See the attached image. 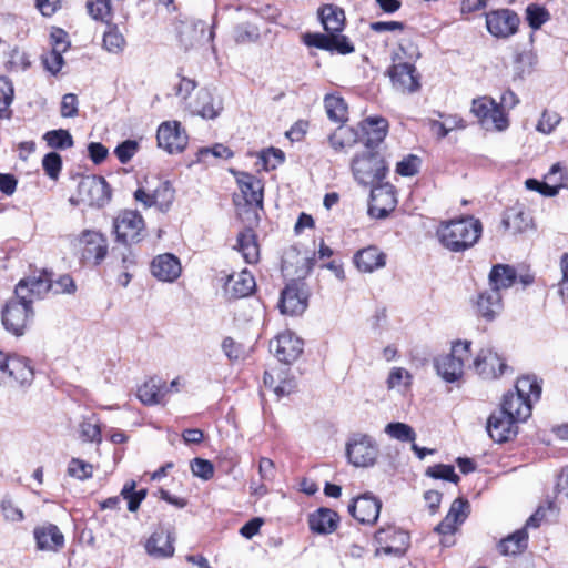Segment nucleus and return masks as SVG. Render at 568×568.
Listing matches in <instances>:
<instances>
[{
  "label": "nucleus",
  "instance_id": "nucleus-5",
  "mask_svg": "<svg viewBox=\"0 0 568 568\" xmlns=\"http://www.w3.org/2000/svg\"><path fill=\"white\" fill-rule=\"evenodd\" d=\"M345 450L348 463L362 468L374 466L379 455L376 440L371 435L362 433L348 437Z\"/></svg>",
  "mask_w": 568,
  "mask_h": 568
},
{
  "label": "nucleus",
  "instance_id": "nucleus-54",
  "mask_svg": "<svg viewBox=\"0 0 568 568\" xmlns=\"http://www.w3.org/2000/svg\"><path fill=\"white\" fill-rule=\"evenodd\" d=\"M68 474L71 477L85 480L92 477L93 466L80 458H72L68 466Z\"/></svg>",
  "mask_w": 568,
  "mask_h": 568
},
{
  "label": "nucleus",
  "instance_id": "nucleus-36",
  "mask_svg": "<svg viewBox=\"0 0 568 568\" xmlns=\"http://www.w3.org/2000/svg\"><path fill=\"white\" fill-rule=\"evenodd\" d=\"M337 513L328 508H320L308 517L310 529L317 534H331L337 528Z\"/></svg>",
  "mask_w": 568,
  "mask_h": 568
},
{
  "label": "nucleus",
  "instance_id": "nucleus-49",
  "mask_svg": "<svg viewBox=\"0 0 568 568\" xmlns=\"http://www.w3.org/2000/svg\"><path fill=\"white\" fill-rule=\"evenodd\" d=\"M233 38L240 44L255 42L260 38V30L252 23H241L234 28Z\"/></svg>",
  "mask_w": 568,
  "mask_h": 568
},
{
  "label": "nucleus",
  "instance_id": "nucleus-52",
  "mask_svg": "<svg viewBox=\"0 0 568 568\" xmlns=\"http://www.w3.org/2000/svg\"><path fill=\"white\" fill-rule=\"evenodd\" d=\"M426 475L434 479H444L454 484L459 481V476L455 473V469L452 465L438 464L428 467Z\"/></svg>",
  "mask_w": 568,
  "mask_h": 568
},
{
  "label": "nucleus",
  "instance_id": "nucleus-20",
  "mask_svg": "<svg viewBox=\"0 0 568 568\" xmlns=\"http://www.w3.org/2000/svg\"><path fill=\"white\" fill-rule=\"evenodd\" d=\"M476 373L484 379H495L508 368L504 358L490 348L481 349L473 363Z\"/></svg>",
  "mask_w": 568,
  "mask_h": 568
},
{
  "label": "nucleus",
  "instance_id": "nucleus-60",
  "mask_svg": "<svg viewBox=\"0 0 568 568\" xmlns=\"http://www.w3.org/2000/svg\"><path fill=\"white\" fill-rule=\"evenodd\" d=\"M138 150L139 143L135 140H125L114 149V154L122 164H126Z\"/></svg>",
  "mask_w": 568,
  "mask_h": 568
},
{
  "label": "nucleus",
  "instance_id": "nucleus-6",
  "mask_svg": "<svg viewBox=\"0 0 568 568\" xmlns=\"http://www.w3.org/2000/svg\"><path fill=\"white\" fill-rule=\"evenodd\" d=\"M470 345L468 341H458L453 344L452 353L435 358L437 374L446 382L454 383L464 373V363L469 358Z\"/></svg>",
  "mask_w": 568,
  "mask_h": 568
},
{
  "label": "nucleus",
  "instance_id": "nucleus-24",
  "mask_svg": "<svg viewBox=\"0 0 568 568\" xmlns=\"http://www.w3.org/2000/svg\"><path fill=\"white\" fill-rule=\"evenodd\" d=\"M392 83L397 91L403 93L416 92L419 87V74L414 64L408 62L394 64L389 70Z\"/></svg>",
  "mask_w": 568,
  "mask_h": 568
},
{
  "label": "nucleus",
  "instance_id": "nucleus-50",
  "mask_svg": "<svg viewBox=\"0 0 568 568\" xmlns=\"http://www.w3.org/2000/svg\"><path fill=\"white\" fill-rule=\"evenodd\" d=\"M65 50L67 45L63 42L58 41L51 52L44 58V65L52 74H57L61 70L63 65L62 52Z\"/></svg>",
  "mask_w": 568,
  "mask_h": 568
},
{
  "label": "nucleus",
  "instance_id": "nucleus-56",
  "mask_svg": "<svg viewBox=\"0 0 568 568\" xmlns=\"http://www.w3.org/2000/svg\"><path fill=\"white\" fill-rule=\"evenodd\" d=\"M412 374L403 367H393L387 378V387L389 389L397 388L402 385L408 387L412 384Z\"/></svg>",
  "mask_w": 568,
  "mask_h": 568
},
{
  "label": "nucleus",
  "instance_id": "nucleus-27",
  "mask_svg": "<svg viewBox=\"0 0 568 568\" xmlns=\"http://www.w3.org/2000/svg\"><path fill=\"white\" fill-rule=\"evenodd\" d=\"M361 140L367 148L372 150L384 141L388 132V122L385 118H367L361 123Z\"/></svg>",
  "mask_w": 568,
  "mask_h": 568
},
{
  "label": "nucleus",
  "instance_id": "nucleus-21",
  "mask_svg": "<svg viewBox=\"0 0 568 568\" xmlns=\"http://www.w3.org/2000/svg\"><path fill=\"white\" fill-rule=\"evenodd\" d=\"M517 422L499 409L494 412L486 425L489 437L496 443H506L517 435Z\"/></svg>",
  "mask_w": 568,
  "mask_h": 568
},
{
  "label": "nucleus",
  "instance_id": "nucleus-12",
  "mask_svg": "<svg viewBox=\"0 0 568 568\" xmlns=\"http://www.w3.org/2000/svg\"><path fill=\"white\" fill-rule=\"evenodd\" d=\"M397 206L395 187L389 183L372 185L368 214L374 219H386Z\"/></svg>",
  "mask_w": 568,
  "mask_h": 568
},
{
  "label": "nucleus",
  "instance_id": "nucleus-1",
  "mask_svg": "<svg viewBox=\"0 0 568 568\" xmlns=\"http://www.w3.org/2000/svg\"><path fill=\"white\" fill-rule=\"evenodd\" d=\"M483 233V225L474 216L442 222L436 235L440 244L450 252H464L473 247Z\"/></svg>",
  "mask_w": 568,
  "mask_h": 568
},
{
  "label": "nucleus",
  "instance_id": "nucleus-7",
  "mask_svg": "<svg viewBox=\"0 0 568 568\" xmlns=\"http://www.w3.org/2000/svg\"><path fill=\"white\" fill-rule=\"evenodd\" d=\"M409 535L405 530L394 525L383 526L374 535L375 556L378 557L384 554L402 557L409 547Z\"/></svg>",
  "mask_w": 568,
  "mask_h": 568
},
{
  "label": "nucleus",
  "instance_id": "nucleus-53",
  "mask_svg": "<svg viewBox=\"0 0 568 568\" xmlns=\"http://www.w3.org/2000/svg\"><path fill=\"white\" fill-rule=\"evenodd\" d=\"M104 48L112 53L121 52L125 45V39L116 28H110L103 36Z\"/></svg>",
  "mask_w": 568,
  "mask_h": 568
},
{
  "label": "nucleus",
  "instance_id": "nucleus-32",
  "mask_svg": "<svg viewBox=\"0 0 568 568\" xmlns=\"http://www.w3.org/2000/svg\"><path fill=\"white\" fill-rule=\"evenodd\" d=\"M223 110V103L220 99L212 95L210 90L201 89L196 94V100L192 105V112L203 119L213 120L220 115Z\"/></svg>",
  "mask_w": 568,
  "mask_h": 568
},
{
  "label": "nucleus",
  "instance_id": "nucleus-45",
  "mask_svg": "<svg viewBox=\"0 0 568 568\" xmlns=\"http://www.w3.org/2000/svg\"><path fill=\"white\" fill-rule=\"evenodd\" d=\"M548 180L552 181L555 184H548L546 182L541 183V187L539 190V193L545 196H555L558 194L560 187L564 184V174H562V168L559 163L554 164L547 176Z\"/></svg>",
  "mask_w": 568,
  "mask_h": 568
},
{
  "label": "nucleus",
  "instance_id": "nucleus-61",
  "mask_svg": "<svg viewBox=\"0 0 568 568\" xmlns=\"http://www.w3.org/2000/svg\"><path fill=\"white\" fill-rule=\"evenodd\" d=\"M560 121L561 118L557 112H549L545 110L536 125V130L544 134H550Z\"/></svg>",
  "mask_w": 568,
  "mask_h": 568
},
{
  "label": "nucleus",
  "instance_id": "nucleus-31",
  "mask_svg": "<svg viewBox=\"0 0 568 568\" xmlns=\"http://www.w3.org/2000/svg\"><path fill=\"white\" fill-rule=\"evenodd\" d=\"M503 310L500 292L489 287L480 292L476 300V312L486 321H493Z\"/></svg>",
  "mask_w": 568,
  "mask_h": 568
},
{
  "label": "nucleus",
  "instance_id": "nucleus-25",
  "mask_svg": "<svg viewBox=\"0 0 568 568\" xmlns=\"http://www.w3.org/2000/svg\"><path fill=\"white\" fill-rule=\"evenodd\" d=\"M255 287L254 276L251 272L244 270L227 276L224 283V293L231 300H239L251 295Z\"/></svg>",
  "mask_w": 568,
  "mask_h": 568
},
{
  "label": "nucleus",
  "instance_id": "nucleus-64",
  "mask_svg": "<svg viewBox=\"0 0 568 568\" xmlns=\"http://www.w3.org/2000/svg\"><path fill=\"white\" fill-rule=\"evenodd\" d=\"M79 102L74 93H67L62 97L61 101V116L62 118H74L79 112Z\"/></svg>",
  "mask_w": 568,
  "mask_h": 568
},
{
  "label": "nucleus",
  "instance_id": "nucleus-46",
  "mask_svg": "<svg viewBox=\"0 0 568 568\" xmlns=\"http://www.w3.org/2000/svg\"><path fill=\"white\" fill-rule=\"evenodd\" d=\"M135 481H126L121 490V496L128 500V509L134 513L139 509L142 500L146 497V490H135Z\"/></svg>",
  "mask_w": 568,
  "mask_h": 568
},
{
  "label": "nucleus",
  "instance_id": "nucleus-35",
  "mask_svg": "<svg viewBox=\"0 0 568 568\" xmlns=\"http://www.w3.org/2000/svg\"><path fill=\"white\" fill-rule=\"evenodd\" d=\"M505 230L513 234L523 233L532 225V219L524 207L515 206L506 210L503 221Z\"/></svg>",
  "mask_w": 568,
  "mask_h": 568
},
{
  "label": "nucleus",
  "instance_id": "nucleus-62",
  "mask_svg": "<svg viewBox=\"0 0 568 568\" xmlns=\"http://www.w3.org/2000/svg\"><path fill=\"white\" fill-rule=\"evenodd\" d=\"M191 470L194 476L204 480H209L214 475V466L210 460L203 458H194L191 463Z\"/></svg>",
  "mask_w": 568,
  "mask_h": 568
},
{
  "label": "nucleus",
  "instance_id": "nucleus-28",
  "mask_svg": "<svg viewBox=\"0 0 568 568\" xmlns=\"http://www.w3.org/2000/svg\"><path fill=\"white\" fill-rule=\"evenodd\" d=\"M3 373H7L11 383L19 387H29L34 379V369L31 361L16 354L11 355V359Z\"/></svg>",
  "mask_w": 568,
  "mask_h": 568
},
{
  "label": "nucleus",
  "instance_id": "nucleus-40",
  "mask_svg": "<svg viewBox=\"0 0 568 568\" xmlns=\"http://www.w3.org/2000/svg\"><path fill=\"white\" fill-rule=\"evenodd\" d=\"M528 532L526 527L516 530L514 534L501 539L498 544V549L501 555H517L527 548Z\"/></svg>",
  "mask_w": 568,
  "mask_h": 568
},
{
  "label": "nucleus",
  "instance_id": "nucleus-29",
  "mask_svg": "<svg viewBox=\"0 0 568 568\" xmlns=\"http://www.w3.org/2000/svg\"><path fill=\"white\" fill-rule=\"evenodd\" d=\"M323 29L331 34H342L345 28L346 17L342 8L336 4H323L317 10Z\"/></svg>",
  "mask_w": 568,
  "mask_h": 568
},
{
  "label": "nucleus",
  "instance_id": "nucleus-13",
  "mask_svg": "<svg viewBox=\"0 0 568 568\" xmlns=\"http://www.w3.org/2000/svg\"><path fill=\"white\" fill-rule=\"evenodd\" d=\"M52 287L51 274L47 271H41L39 274L20 280L16 285L14 294L23 301L27 300L32 305L36 300L43 298Z\"/></svg>",
  "mask_w": 568,
  "mask_h": 568
},
{
  "label": "nucleus",
  "instance_id": "nucleus-18",
  "mask_svg": "<svg viewBox=\"0 0 568 568\" xmlns=\"http://www.w3.org/2000/svg\"><path fill=\"white\" fill-rule=\"evenodd\" d=\"M81 258L94 265L100 264L108 254V241L105 236L97 231H83L80 235Z\"/></svg>",
  "mask_w": 568,
  "mask_h": 568
},
{
  "label": "nucleus",
  "instance_id": "nucleus-8",
  "mask_svg": "<svg viewBox=\"0 0 568 568\" xmlns=\"http://www.w3.org/2000/svg\"><path fill=\"white\" fill-rule=\"evenodd\" d=\"M471 112L486 130L503 132L509 126L508 115L491 98L481 97L474 99Z\"/></svg>",
  "mask_w": 568,
  "mask_h": 568
},
{
  "label": "nucleus",
  "instance_id": "nucleus-4",
  "mask_svg": "<svg viewBox=\"0 0 568 568\" xmlns=\"http://www.w3.org/2000/svg\"><path fill=\"white\" fill-rule=\"evenodd\" d=\"M34 318V310L30 303L19 298L16 294L2 308L1 320L7 332L20 337Z\"/></svg>",
  "mask_w": 568,
  "mask_h": 568
},
{
  "label": "nucleus",
  "instance_id": "nucleus-59",
  "mask_svg": "<svg viewBox=\"0 0 568 568\" xmlns=\"http://www.w3.org/2000/svg\"><path fill=\"white\" fill-rule=\"evenodd\" d=\"M469 503L467 499L457 498L455 499L446 515L454 523L462 524L468 516Z\"/></svg>",
  "mask_w": 568,
  "mask_h": 568
},
{
  "label": "nucleus",
  "instance_id": "nucleus-11",
  "mask_svg": "<svg viewBox=\"0 0 568 568\" xmlns=\"http://www.w3.org/2000/svg\"><path fill=\"white\" fill-rule=\"evenodd\" d=\"M302 43L331 53L349 54L355 51L353 43L344 34L305 32L301 36Z\"/></svg>",
  "mask_w": 568,
  "mask_h": 568
},
{
  "label": "nucleus",
  "instance_id": "nucleus-42",
  "mask_svg": "<svg viewBox=\"0 0 568 568\" xmlns=\"http://www.w3.org/2000/svg\"><path fill=\"white\" fill-rule=\"evenodd\" d=\"M513 395L520 396L532 404L540 398L541 386L535 376H523L517 379Z\"/></svg>",
  "mask_w": 568,
  "mask_h": 568
},
{
  "label": "nucleus",
  "instance_id": "nucleus-34",
  "mask_svg": "<svg viewBox=\"0 0 568 568\" xmlns=\"http://www.w3.org/2000/svg\"><path fill=\"white\" fill-rule=\"evenodd\" d=\"M354 263L359 271L372 273L385 265L386 255L377 247L368 246L354 255Z\"/></svg>",
  "mask_w": 568,
  "mask_h": 568
},
{
  "label": "nucleus",
  "instance_id": "nucleus-38",
  "mask_svg": "<svg viewBox=\"0 0 568 568\" xmlns=\"http://www.w3.org/2000/svg\"><path fill=\"white\" fill-rule=\"evenodd\" d=\"M163 387H165L164 382L160 378L152 377L138 388V398L144 405H158L164 397Z\"/></svg>",
  "mask_w": 568,
  "mask_h": 568
},
{
  "label": "nucleus",
  "instance_id": "nucleus-41",
  "mask_svg": "<svg viewBox=\"0 0 568 568\" xmlns=\"http://www.w3.org/2000/svg\"><path fill=\"white\" fill-rule=\"evenodd\" d=\"M324 106L328 119L335 123L343 124L347 121L348 108L345 100L337 94H326Z\"/></svg>",
  "mask_w": 568,
  "mask_h": 568
},
{
  "label": "nucleus",
  "instance_id": "nucleus-22",
  "mask_svg": "<svg viewBox=\"0 0 568 568\" xmlns=\"http://www.w3.org/2000/svg\"><path fill=\"white\" fill-rule=\"evenodd\" d=\"M37 549L40 551L58 552L64 547V535L52 523H43L33 529Z\"/></svg>",
  "mask_w": 568,
  "mask_h": 568
},
{
  "label": "nucleus",
  "instance_id": "nucleus-17",
  "mask_svg": "<svg viewBox=\"0 0 568 568\" xmlns=\"http://www.w3.org/2000/svg\"><path fill=\"white\" fill-rule=\"evenodd\" d=\"M382 509V501L372 493H365L348 505L349 514L364 525L376 524Z\"/></svg>",
  "mask_w": 568,
  "mask_h": 568
},
{
  "label": "nucleus",
  "instance_id": "nucleus-58",
  "mask_svg": "<svg viewBox=\"0 0 568 568\" xmlns=\"http://www.w3.org/2000/svg\"><path fill=\"white\" fill-rule=\"evenodd\" d=\"M422 160L415 154H408L396 165V172L402 176H414L419 172Z\"/></svg>",
  "mask_w": 568,
  "mask_h": 568
},
{
  "label": "nucleus",
  "instance_id": "nucleus-33",
  "mask_svg": "<svg viewBox=\"0 0 568 568\" xmlns=\"http://www.w3.org/2000/svg\"><path fill=\"white\" fill-rule=\"evenodd\" d=\"M500 409L517 423H523L530 417L532 404L520 396L513 395V392H508L504 395Z\"/></svg>",
  "mask_w": 568,
  "mask_h": 568
},
{
  "label": "nucleus",
  "instance_id": "nucleus-43",
  "mask_svg": "<svg viewBox=\"0 0 568 568\" xmlns=\"http://www.w3.org/2000/svg\"><path fill=\"white\" fill-rule=\"evenodd\" d=\"M79 434L83 442L100 444L102 434L99 417L95 414L83 417L79 424Z\"/></svg>",
  "mask_w": 568,
  "mask_h": 568
},
{
  "label": "nucleus",
  "instance_id": "nucleus-51",
  "mask_svg": "<svg viewBox=\"0 0 568 568\" xmlns=\"http://www.w3.org/2000/svg\"><path fill=\"white\" fill-rule=\"evenodd\" d=\"M42 168L51 180H58L62 170V158L57 152H49L42 159Z\"/></svg>",
  "mask_w": 568,
  "mask_h": 568
},
{
  "label": "nucleus",
  "instance_id": "nucleus-3",
  "mask_svg": "<svg viewBox=\"0 0 568 568\" xmlns=\"http://www.w3.org/2000/svg\"><path fill=\"white\" fill-rule=\"evenodd\" d=\"M388 168L384 158L375 151L366 150L352 161V172L355 180L363 185H374L382 182Z\"/></svg>",
  "mask_w": 568,
  "mask_h": 568
},
{
  "label": "nucleus",
  "instance_id": "nucleus-26",
  "mask_svg": "<svg viewBox=\"0 0 568 568\" xmlns=\"http://www.w3.org/2000/svg\"><path fill=\"white\" fill-rule=\"evenodd\" d=\"M182 272L180 260L171 254H160L151 263V273L162 282H174Z\"/></svg>",
  "mask_w": 568,
  "mask_h": 568
},
{
  "label": "nucleus",
  "instance_id": "nucleus-14",
  "mask_svg": "<svg viewBox=\"0 0 568 568\" xmlns=\"http://www.w3.org/2000/svg\"><path fill=\"white\" fill-rule=\"evenodd\" d=\"M304 342L291 331L280 333L270 342V351L284 364H292L303 353Z\"/></svg>",
  "mask_w": 568,
  "mask_h": 568
},
{
  "label": "nucleus",
  "instance_id": "nucleus-15",
  "mask_svg": "<svg viewBox=\"0 0 568 568\" xmlns=\"http://www.w3.org/2000/svg\"><path fill=\"white\" fill-rule=\"evenodd\" d=\"M158 145L168 153H180L187 144V134L178 121L163 122L156 133Z\"/></svg>",
  "mask_w": 568,
  "mask_h": 568
},
{
  "label": "nucleus",
  "instance_id": "nucleus-30",
  "mask_svg": "<svg viewBox=\"0 0 568 568\" xmlns=\"http://www.w3.org/2000/svg\"><path fill=\"white\" fill-rule=\"evenodd\" d=\"M174 537L168 530L154 531L146 540L145 550L154 558H170L174 555Z\"/></svg>",
  "mask_w": 568,
  "mask_h": 568
},
{
  "label": "nucleus",
  "instance_id": "nucleus-9",
  "mask_svg": "<svg viewBox=\"0 0 568 568\" xmlns=\"http://www.w3.org/2000/svg\"><path fill=\"white\" fill-rule=\"evenodd\" d=\"M113 230L116 242L130 245L143 239L145 223L138 211L124 210L114 219Z\"/></svg>",
  "mask_w": 568,
  "mask_h": 568
},
{
  "label": "nucleus",
  "instance_id": "nucleus-57",
  "mask_svg": "<svg viewBox=\"0 0 568 568\" xmlns=\"http://www.w3.org/2000/svg\"><path fill=\"white\" fill-rule=\"evenodd\" d=\"M90 16L95 20L109 21L111 19V1L95 0L87 4Z\"/></svg>",
  "mask_w": 568,
  "mask_h": 568
},
{
  "label": "nucleus",
  "instance_id": "nucleus-55",
  "mask_svg": "<svg viewBox=\"0 0 568 568\" xmlns=\"http://www.w3.org/2000/svg\"><path fill=\"white\" fill-rule=\"evenodd\" d=\"M526 18L532 29H539L549 19V12L541 6L532 3L526 9Z\"/></svg>",
  "mask_w": 568,
  "mask_h": 568
},
{
  "label": "nucleus",
  "instance_id": "nucleus-37",
  "mask_svg": "<svg viewBox=\"0 0 568 568\" xmlns=\"http://www.w3.org/2000/svg\"><path fill=\"white\" fill-rule=\"evenodd\" d=\"M517 278L515 268L506 264H496L489 273V286L497 292L500 290L509 288L514 285Z\"/></svg>",
  "mask_w": 568,
  "mask_h": 568
},
{
  "label": "nucleus",
  "instance_id": "nucleus-39",
  "mask_svg": "<svg viewBox=\"0 0 568 568\" xmlns=\"http://www.w3.org/2000/svg\"><path fill=\"white\" fill-rule=\"evenodd\" d=\"M237 250L246 263L254 264L258 261L260 248L252 229H246L237 235Z\"/></svg>",
  "mask_w": 568,
  "mask_h": 568
},
{
  "label": "nucleus",
  "instance_id": "nucleus-16",
  "mask_svg": "<svg viewBox=\"0 0 568 568\" xmlns=\"http://www.w3.org/2000/svg\"><path fill=\"white\" fill-rule=\"evenodd\" d=\"M519 22L518 14L510 9H499L486 13L487 30L496 38H508L515 34Z\"/></svg>",
  "mask_w": 568,
  "mask_h": 568
},
{
  "label": "nucleus",
  "instance_id": "nucleus-44",
  "mask_svg": "<svg viewBox=\"0 0 568 568\" xmlns=\"http://www.w3.org/2000/svg\"><path fill=\"white\" fill-rule=\"evenodd\" d=\"M43 140L51 149L67 150L73 146L74 141L68 130L57 129L44 133Z\"/></svg>",
  "mask_w": 568,
  "mask_h": 568
},
{
  "label": "nucleus",
  "instance_id": "nucleus-19",
  "mask_svg": "<svg viewBox=\"0 0 568 568\" xmlns=\"http://www.w3.org/2000/svg\"><path fill=\"white\" fill-rule=\"evenodd\" d=\"M304 284L296 281L291 282L281 293L278 307L282 314L295 316L301 315L307 307L308 295Z\"/></svg>",
  "mask_w": 568,
  "mask_h": 568
},
{
  "label": "nucleus",
  "instance_id": "nucleus-2",
  "mask_svg": "<svg viewBox=\"0 0 568 568\" xmlns=\"http://www.w3.org/2000/svg\"><path fill=\"white\" fill-rule=\"evenodd\" d=\"M133 196L145 209L154 206L160 212L165 213L173 204L175 190L169 181L154 178L152 181L145 180V184H141Z\"/></svg>",
  "mask_w": 568,
  "mask_h": 568
},
{
  "label": "nucleus",
  "instance_id": "nucleus-47",
  "mask_svg": "<svg viewBox=\"0 0 568 568\" xmlns=\"http://www.w3.org/2000/svg\"><path fill=\"white\" fill-rule=\"evenodd\" d=\"M284 161V153L280 149L270 148L258 154L257 165L264 171L276 169Z\"/></svg>",
  "mask_w": 568,
  "mask_h": 568
},
{
  "label": "nucleus",
  "instance_id": "nucleus-48",
  "mask_svg": "<svg viewBox=\"0 0 568 568\" xmlns=\"http://www.w3.org/2000/svg\"><path fill=\"white\" fill-rule=\"evenodd\" d=\"M385 433L390 436L392 438H395L400 442H415L416 433L415 430L407 424L395 422L389 423L385 427Z\"/></svg>",
  "mask_w": 568,
  "mask_h": 568
},
{
  "label": "nucleus",
  "instance_id": "nucleus-10",
  "mask_svg": "<svg viewBox=\"0 0 568 568\" xmlns=\"http://www.w3.org/2000/svg\"><path fill=\"white\" fill-rule=\"evenodd\" d=\"M78 195L79 201L89 206L103 207L110 202L112 191L103 176L87 175L79 182Z\"/></svg>",
  "mask_w": 568,
  "mask_h": 568
},
{
  "label": "nucleus",
  "instance_id": "nucleus-63",
  "mask_svg": "<svg viewBox=\"0 0 568 568\" xmlns=\"http://www.w3.org/2000/svg\"><path fill=\"white\" fill-rule=\"evenodd\" d=\"M207 155H213L217 159H230L233 156V152L225 145L216 143L212 148H202L197 152V160L204 161Z\"/></svg>",
  "mask_w": 568,
  "mask_h": 568
},
{
  "label": "nucleus",
  "instance_id": "nucleus-23",
  "mask_svg": "<svg viewBox=\"0 0 568 568\" xmlns=\"http://www.w3.org/2000/svg\"><path fill=\"white\" fill-rule=\"evenodd\" d=\"M246 205L263 209L264 184L262 180L247 172L232 171Z\"/></svg>",
  "mask_w": 568,
  "mask_h": 568
}]
</instances>
